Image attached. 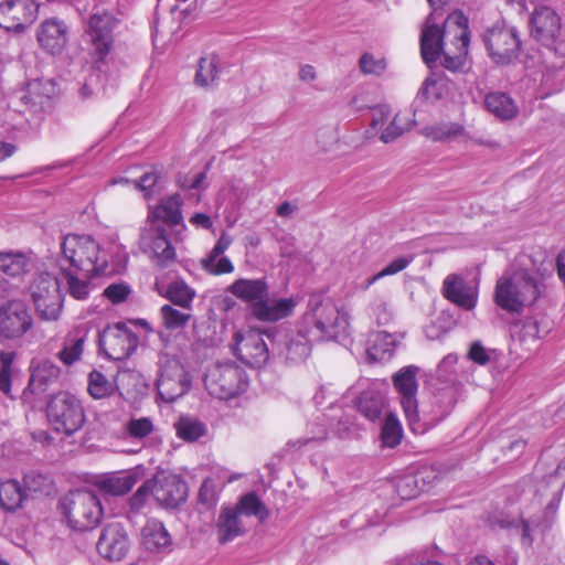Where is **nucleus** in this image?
<instances>
[{
	"label": "nucleus",
	"instance_id": "f257e3e1",
	"mask_svg": "<svg viewBox=\"0 0 565 565\" xmlns=\"http://www.w3.org/2000/svg\"><path fill=\"white\" fill-rule=\"evenodd\" d=\"M420 54L429 67L440 60L449 71L459 70L468 54V20L461 12L450 14L443 28L428 15L420 32Z\"/></svg>",
	"mask_w": 565,
	"mask_h": 565
},
{
	"label": "nucleus",
	"instance_id": "f03ea898",
	"mask_svg": "<svg viewBox=\"0 0 565 565\" xmlns=\"http://www.w3.org/2000/svg\"><path fill=\"white\" fill-rule=\"evenodd\" d=\"M519 264L518 269L504 271L494 287L495 305L509 313H521L525 307L534 305L545 294L544 280L550 275L543 258L526 255Z\"/></svg>",
	"mask_w": 565,
	"mask_h": 565
},
{
	"label": "nucleus",
	"instance_id": "7ed1b4c3",
	"mask_svg": "<svg viewBox=\"0 0 565 565\" xmlns=\"http://www.w3.org/2000/svg\"><path fill=\"white\" fill-rule=\"evenodd\" d=\"M300 322L311 339L340 341L349 335L350 313L331 298L312 296Z\"/></svg>",
	"mask_w": 565,
	"mask_h": 565
},
{
	"label": "nucleus",
	"instance_id": "20e7f679",
	"mask_svg": "<svg viewBox=\"0 0 565 565\" xmlns=\"http://www.w3.org/2000/svg\"><path fill=\"white\" fill-rule=\"evenodd\" d=\"M419 367L416 365H407L399 369L392 377L393 386L398 394L401 406L404 411L409 429L414 434L423 435L430 428L435 427L445 416L446 411L439 409L434 416L425 413V419L422 422L418 412L417 374Z\"/></svg>",
	"mask_w": 565,
	"mask_h": 565
},
{
	"label": "nucleus",
	"instance_id": "39448f33",
	"mask_svg": "<svg viewBox=\"0 0 565 565\" xmlns=\"http://www.w3.org/2000/svg\"><path fill=\"white\" fill-rule=\"evenodd\" d=\"M64 259L85 279L104 274L108 266V254L90 235L68 234L61 243Z\"/></svg>",
	"mask_w": 565,
	"mask_h": 565
},
{
	"label": "nucleus",
	"instance_id": "423d86ee",
	"mask_svg": "<svg viewBox=\"0 0 565 565\" xmlns=\"http://www.w3.org/2000/svg\"><path fill=\"white\" fill-rule=\"evenodd\" d=\"M60 510L67 525L79 532L95 529L104 515L100 499L88 490L67 493L60 501Z\"/></svg>",
	"mask_w": 565,
	"mask_h": 565
},
{
	"label": "nucleus",
	"instance_id": "0eeeda50",
	"mask_svg": "<svg viewBox=\"0 0 565 565\" xmlns=\"http://www.w3.org/2000/svg\"><path fill=\"white\" fill-rule=\"evenodd\" d=\"M46 416L53 429L66 436L78 431L86 419L82 401L65 391L51 396L46 404Z\"/></svg>",
	"mask_w": 565,
	"mask_h": 565
},
{
	"label": "nucleus",
	"instance_id": "6e6552de",
	"mask_svg": "<svg viewBox=\"0 0 565 565\" xmlns=\"http://www.w3.org/2000/svg\"><path fill=\"white\" fill-rule=\"evenodd\" d=\"M118 20L107 11L94 12L85 26L84 36L89 54L96 62H104L114 45V30Z\"/></svg>",
	"mask_w": 565,
	"mask_h": 565
},
{
	"label": "nucleus",
	"instance_id": "1a4fd4ad",
	"mask_svg": "<svg viewBox=\"0 0 565 565\" xmlns=\"http://www.w3.org/2000/svg\"><path fill=\"white\" fill-rule=\"evenodd\" d=\"M204 385L211 396L228 399L246 390L247 379L243 369L233 363H225L209 370Z\"/></svg>",
	"mask_w": 565,
	"mask_h": 565
},
{
	"label": "nucleus",
	"instance_id": "9d476101",
	"mask_svg": "<svg viewBox=\"0 0 565 565\" xmlns=\"http://www.w3.org/2000/svg\"><path fill=\"white\" fill-rule=\"evenodd\" d=\"M35 311L41 320L56 321L62 311V295L56 277L43 273L38 275L30 286Z\"/></svg>",
	"mask_w": 565,
	"mask_h": 565
},
{
	"label": "nucleus",
	"instance_id": "9b49d317",
	"mask_svg": "<svg viewBox=\"0 0 565 565\" xmlns=\"http://www.w3.org/2000/svg\"><path fill=\"white\" fill-rule=\"evenodd\" d=\"M139 338L124 322L106 327L99 333V348L109 360L124 361L138 348Z\"/></svg>",
	"mask_w": 565,
	"mask_h": 565
},
{
	"label": "nucleus",
	"instance_id": "f8f14e48",
	"mask_svg": "<svg viewBox=\"0 0 565 565\" xmlns=\"http://www.w3.org/2000/svg\"><path fill=\"white\" fill-rule=\"evenodd\" d=\"M483 42L490 57L497 64H507L515 58L521 49L519 32L514 26L497 23L488 29Z\"/></svg>",
	"mask_w": 565,
	"mask_h": 565
},
{
	"label": "nucleus",
	"instance_id": "ddd939ff",
	"mask_svg": "<svg viewBox=\"0 0 565 565\" xmlns=\"http://www.w3.org/2000/svg\"><path fill=\"white\" fill-rule=\"evenodd\" d=\"M33 327V318L25 301L11 299L0 305V337L7 340L22 338Z\"/></svg>",
	"mask_w": 565,
	"mask_h": 565
},
{
	"label": "nucleus",
	"instance_id": "4468645a",
	"mask_svg": "<svg viewBox=\"0 0 565 565\" xmlns=\"http://www.w3.org/2000/svg\"><path fill=\"white\" fill-rule=\"evenodd\" d=\"M231 347L235 355L253 367H260L269 358V349L263 333L256 329L236 331Z\"/></svg>",
	"mask_w": 565,
	"mask_h": 565
},
{
	"label": "nucleus",
	"instance_id": "2eb2a0df",
	"mask_svg": "<svg viewBox=\"0 0 565 565\" xmlns=\"http://www.w3.org/2000/svg\"><path fill=\"white\" fill-rule=\"evenodd\" d=\"M558 502L559 488L557 489V492L554 495L552 502L547 505L545 512V520L541 523H536L535 521H529L523 518L519 520L511 519L509 515H504L503 513H495L493 515H489L487 522L491 527L507 529L518 532L521 535L522 544L531 546L533 543V529L541 527L542 531H545L551 526L552 519L556 513L558 507Z\"/></svg>",
	"mask_w": 565,
	"mask_h": 565
},
{
	"label": "nucleus",
	"instance_id": "dca6fc26",
	"mask_svg": "<svg viewBox=\"0 0 565 565\" xmlns=\"http://www.w3.org/2000/svg\"><path fill=\"white\" fill-rule=\"evenodd\" d=\"M530 24L531 34L536 41L555 53L559 51L557 43L562 36V21L555 10L546 6L535 8Z\"/></svg>",
	"mask_w": 565,
	"mask_h": 565
},
{
	"label": "nucleus",
	"instance_id": "f3484780",
	"mask_svg": "<svg viewBox=\"0 0 565 565\" xmlns=\"http://www.w3.org/2000/svg\"><path fill=\"white\" fill-rule=\"evenodd\" d=\"M39 9L36 0H6L0 3V26L22 32L35 22Z\"/></svg>",
	"mask_w": 565,
	"mask_h": 565
},
{
	"label": "nucleus",
	"instance_id": "a211bd4d",
	"mask_svg": "<svg viewBox=\"0 0 565 565\" xmlns=\"http://www.w3.org/2000/svg\"><path fill=\"white\" fill-rule=\"evenodd\" d=\"M191 386V380L183 366L175 360H168L160 367L157 391L166 403H173L183 396Z\"/></svg>",
	"mask_w": 565,
	"mask_h": 565
},
{
	"label": "nucleus",
	"instance_id": "6ab92c4d",
	"mask_svg": "<svg viewBox=\"0 0 565 565\" xmlns=\"http://www.w3.org/2000/svg\"><path fill=\"white\" fill-rule=\"evenodd\" d=\"M39 46L51 55H60L70 41V26L58 18L43 20L35 32Z\"/></svg>",
	"mask_w": 565,
	"mask_h": 565
},
{
	"label": "nucleus",
	"instance_id": "aec40b11",
	"mask_svg": "<svg viewBox=\"0 0 565 565\" xmlns=\"http://www.w3.org/2000/svg\"><path fill=\"white\" fill-rule=\"evenodd\" d=\"M412 124L413 121L406 113H397L391 118V110L385 105L377 106L372 110L371 126L381 131L380 139L385 143L394 141L408 131Z\"/></svg>",
	"mask_w": 565,
	"mask_h": 565
},
{
	"label": "nucleus",
	"instance_id": "412c9836",
	"mask_svg": "<svg viewBox=\"0 0 565 565\" xmlns=\"http://www.w3.org/2000/svg\"><path fill=\"white\" fill-rule=\"evenodd\" d=\"M140 248L148 254L159 266H168L174 260L175 252L169 242L166 231L151 224L140 234Z\"/></svg>",
	"mask_w": 565,
	"mask_h": 565
},
{
	"label": "nucleus",
	"instance_id": "4be33fe9",
	"mask_svg": "<svg viewBox=\"0 0 565 565\" xmlns=\"http://www.w3.org/2000/svg\"><path fill=\"white\" fill-rule=\"evenodd\" d=\"M152 495L156 501L167 508H175L188 497V486L183 479L173 473L158 475L151 480Z\"/></svg>",
	"mask_w": 565,
	"mask_h": 565
},
{
	"label": "nucleus",
	"instance_id": "5701e85b",
	"mask_svg": "<svg viewBox=\"0 0 565 565\" xmlns=\"http://www.w3.org/2000/svg\"><path fill=\"white\" fill-rule=\"evenodd\" d=\"M130 548V540L125 527L117 522L107 524L97 542V551L104 558L121 561Z\"/></svg>",
	"mask_w": 565,
	"mask_h": 565
},
{
	"label": "nucleus",
	"instance_id": "b1692460",
	"mask_svg": "<svg viewBox=\"0 0 565 565\" xmlns=\"http://www.w3.org/2000/svg\"><path fill=\"white\" fill-rule=\"evenodd\" d=\"M316 339L309 338V333L302 330V323H299L297 331L276 332L271 342H278L279 353L290 362H302L310 354L311 342Z\"/></svg>",
	"mask_w": 565,
	"mask_h": 565
},
{
	"label": "nucleus",
	"instance_id": "393cba45",
	"mask_svg": "<svg viewBox=\"0 0 565 565\" xmlns=\"http://www.w3.org/2000/svg\"><path fill=\"white\" fill-rule=\"evenodd\" d=\"M443 295L446 299L465 310L473 309L478 300L477 287L471 286L457 275H448L445 278L443 282Z\"/></svg>",
	"mask_w": 565,
	"mask_h": 565
},
{
	"label": "nucleus",
	"instance_id": "a878e982",
	"mask_svg": "<svg viewBox=\"0 0 565 565\" xmlns=\"http://www.w3.org/2000/svg\"><path fill=\"white\" fill-rule=\"evenodd\" d=\"M215 527L217 541L221 544L232 542L247 532L245 521L236 509L230 504L221 507Z\"/></svg>",
	"mask_w": 565,
	"mask_h": 565
},
{
	"label": "nucleus",
	"instance_id": "bb28decb",
	"mask_svg": "<svg viewBox=\"0 0 565 565\" xmlns=\"http://www.w3.org/2000/svg\"><path fill=\"white\" fill-rule=\"evenodd\" d=\"M297 306V300L290 298H271L268 296L252 306L253 316L264 322H276L290 316Z\"/></svg>",
	"mask_w": 565,
	"mask_h": 565
},
{
	"label": "nucleus",
	"instance_id": "cd10ccee",
	"mask_svg": "<svg viewBox=\"0 0 565 565\" xmlns=\"http://www.w3.org/2000/svg\"><path fill=\"white\" fill-rule=\"evenodd\" d=\"M31 476L24 478L26 488H23L15 479L0 478V508L7 512H14L23 507L28 499V490H36L30 484Z\"/></svg>",
	"mask_w": 565,
	"mask_h": 565
},
{
	"label": "nucleus",
	"instance_id": "c85d7f7f",
	"mask_svg": "<svg viewBox=\"0 0 565 565\" xmlns=\"http://www.w3.org/2000/svg\"><path fill=\"white\" fill-rule=\"evenodd\" d=\"M141 477V470L135 468L120 473L105 476L97 480L96 486L106 494L122 495L130 491Z\"/></svg>",
	"mask_w": 565,
	"mask_h": 565
},
{
	"label": "nucleus",
	"instance_id": "c756f323",
	"mask_svg": "<svg viewBox=\"0 0 565 565\" xmlns=\"http://www.w3.org/2000/svg\"><path fill=\"white\" fill-rule=\"evenodd\" d=\"M61 375V367L54 362L43 359L31 364L29 387L34 393H42L50 384L55 383Z\"/></svg>",
	"mask_w": 565,
	"mask_h": 565
},
{
	"label": "nucleus",
	"instance_id": "7c9ffc66",
	"mask_svg": "<svg viewBox=\"0 0 565 565\" xmlns=\"http://www.w3.org/2000/svg\"><path fill=\"white\" fill-rule=\"evenodd\" d=\"M484 107L501 121L514 119L519 115V107L515 100L504 92H489L484 96Z\"/></svg>",
	"mask_w": 565,
	"mask_h": 565
},
{
	"label": "nucleus",
	"instance_id": "2f4dec72",
	"mask_svg": "<svg viewBox=\"0 0 565 565\" xmlns=\"http://www.w3.org/2000/svg\"><path fill=\"white\" fill-rule=\"evenodd\" d=\"M227 290L236 298L252 305L268 296V285L265 279L239 278L231 284Z\"/></svg>",
	"mask_w": 565,
	"mask_h": 565
},
{
	"label": "nucleus",
	"instance_id": "473e14b6",
	"mask_svg": "<svg viewBox=\"0 0 565 565\" xmlns=\"http://www.w3.org/2000/svg\"><path fill=\"white\" fill-rule=\"evenodd\" d=\"M141 544L149 552H166L171 546V537L161 522L150 520L141 530Z\"/></svg>",
	"mask_w": 565,
	"mask_h": 565
},
{
	"label": "nucleus",
	"instance_id": "72a5a7b5",
	"mask_svg": "<svg viewBox=\"0 0 565 565\" xmlns=\"http://www.w3.org/2000/svg\"><path fill=\"white\" fill-rule=\"evenodd\" d=\"M233 508L243 519L255 518L259 523H264L270 514L266 504L253 491L241 495Z\"/></svg>",
	"mask_w": 565,
	"mask_h": 565
},
{
	"label": "nucleus",
	"instance_id": "f704fd0d",
	"mask_svg": "<svg viewBox=\"0 0 565 565\" xmlns=\"http://www.w3.org/2000/svg\"><path fill=\"white\" fill-rule=\"evenodd\" d=\"M395 338L386 331H379L370 335L366 349L367 355L373 361L388 360L395 350Z\"/></svg>",
	"mask_w": 565,
	"mask_h": 565
},
{
	"label": "nucleus",
	"instance_id": "c9c22d12",
	"mask_svg": "<svg viewBox=\"0 0 565 565\" xmlns=\"http://www.w3.org/2000/svg\"><path fill=\"white\" fill-rule=\"evenodd\" d=\"M182 200L179 194H173L162 200L151 214L168 225L174 226L182 223L181 214Z\"/></svg>",
	"mask_w": 565,
	"mask_h": 565
},
{
	"label": "nucleus",
	"instance_id": "e433bc0d",
	"mask_svg": "<svg viewBox=\"0 0 565 565\" xmlns=\"http://www.w3.org/2000/svg\"><path fill=\"white\" fill-rule=\"evenodd\" d=\"M221 74L220 61L215 55L204 56L200 58L194 82L203 88L213 87Z\"/></svg>",
	"mask_w": 565,
	"mask_h": 565
},
{
	"label": "nucleus",
	"instance_id": "4c0bfd02",
	"mask_svg": "<svg viewBox=\"0 0 565 565\" xmlns=\"http://www.w3.org/2000/svg\"><path fill=\"white\" fill-rule=\"evenodd\" d=\"M385 406L384 396L375 391H365L358 398V411L369 420H376L381 417Z\"/></svg>",
	"mask_w": 565,
	"mask_h": 565
},
{
	"label": "nucleus",
	"instance_id": "58836bf2",
	"mask_svg": "<svg viewBox=\"0 0 565 565\" xmlns=\"http://www.w3.org/2000/svg\"><path fill=\"white\" fill-rule=\"evenodd\" d=\"M85 341L86 334H67L63 348L57 353V359L66 366L79 361L84 352Z\"/></svg>",
	"mask_w": 565,
	"mask_h": 565
},
{
	"label": "nucleus",
	"instance_id": "ea45409f",
	"mask_svg": "<svg viewBox=\"0 0 565 565\" xmlns=\"http://www.w3.org/2000/svg\"><path fill=\"white\" fill-rule=\"evenodd\" d=\"M163 296L174 305L184 309H190L195 297V290L184 280H174L167 286Z\"/></svg>",
	"mask_w": 565,
	"mask_h": 565
},
{
	"label": "nucleus",
	"instance_id": "a19ab883",
	"mask_svg": "<svg viewBox=\"0 0 565 565\" xmlns=\"http://www.w3.org/2000/svg\"><path fill=\"white\" fill-rule=\"evenodd\" d=\"M116 384L108 380L102 372L94 370L88 375L87 391L95 399L110 396L116 391Z\"/></svg>",
	"mask_w": 565,
	"mask_h": 565
},
{
	"label": "nucleus",
	"instance_id": "79ce46f5",
	"mask_svg": "<svg viewBox=\"0 0 565 565\" xmlns=\"http://www.w3.org/2000/svg\"><path fill=\"white\" fill-rule=\"evenodd\" d=\"M29 260L20 253H0V273L9 277H19L28 270Z\"/></svg>",
	"mask_w": 565,
	"mask_h": 565
},
{
	"label": "nucleus",
	"instance_id": "37998d69",
	"mask_svg": "<svg viewBox=\"0 0 565 565\" xmlns=\"http://www.w3.org/2000/svg\"><path fill=\"white\" fill-rule=\"evenodd\" d=\"M174 426L178 437L189 443L198 440L207 431L205 424L190 417L180 418Z\"/></svg>",
	"mask_w": 565,
	"mask_h": 565
},
{
	"label": "nucleus",
	"instance_id": "c03bdc74",
	"mask_svg": "<svg viewBox=\"0 0 565 565\" xmlns=\"http://www.w3.org/2000/svg\"><path fill=\"white\" fill-rule=\"evenodd\" d=\"M403 436L402 424L398 420L397 416L393 413H388L385 416L381 438L384 446L394 448L399 445Z\"/></svg>",
	"mask_w": 565,
	"mask_h": 565
},
{
	"label": "nucleus",
	"instance_id": "a18cd8bd",
	"mask_svg": "<svg viewBox=\"0 0 565 565\" xmlns=\"http://www.w3.org/2000/svg\"><path fill=\"white\" fill-rule=\"evenodd\" d=\"M221 488L212 478L202 481L198 492V503L205 510L216 507L220 500Z\"/></svg>",
	"mask_w": 565,
	"mask_h": 565
},
{
	"label": "nucleus",
	"instance_id": "49530a36",
	"mask_svg": "<svg viewBox=\"0 0 565 565\" xmlns=\"http://www.w3.org/2000/svg\"><path fill=\"white\" fill-rule=\"evenodd\" d=\"M462 132L463 127L455 122L441 124L424 129V135L434 141H449L461 136Z\"/></svg>",
	"mask_w": 565,
	"mask_h": 565
},
{
	"label": "nucleus",
	"instance_id": "de8ad7c7",
	"mask_svg": "<svg viewBox=\"0 0 565 565\" xmlns=\"http://www.w3.org/2000/svg\"><path fill=\"white\" fill-rule=\"evenodd\" d=\"M201 265L206 273L214 276L231 274L234 271V265L227 256L213 257L211 255H206V257L201 260Z\"/></svg>",
	"mask_w": 565,
	"mask_h": 565
},
{
	"label": "nucleus",
	"instance_id": "09e8293b",
	"mask_svg": "<svg viewBox=\"0 0 565 565\" xmlns=\"http://www.w3.org/2000/svg\"><path fill=\"white\" fill-rule=\"evenodd\" d=\"M163 324L167 329H178L186 324L190 313L174 309L170 305H164L160 309Z\"/></svg>",
	"mask_w": 565,
	"mask_h": 565
},
{
	"label": "nucleus",
	"instance_id": "8fccbe9b",
	"mask_svg": "<svg viewBox=\"0 0 565 565\" xmlns=\"http://www.w3.org/2000/svg\"><path fill=\"white\" fill-rule=\"evenodd\" d=\"M126 430L129 437L142 439L153 431V424L148 417L131 418L126 425Z\"/></svg>",
	"mask_w": 565,
	"mask_h": 565
},
{
	"label": "nucleus",
	"instance_id": "3c124183",
	"mask_svg": "<svg viewBox=\"0 0 565 565\" xmlns=\"http://www.w3.org/2000/svg\"><path fill=\"white\" fill-rule=\"evenodd\" d=\"M396 492L404 500L416 498L420 492L417 477L407 475L399 478L396 482Z\"/></svg>",
	"mask_w": 565,
	"mask_h": 565
},
{
	"label": "nucleus",
	"instance_id": "603ef678",
	"mask_svg": "<svg viewBox=\"0 0 565 565\" xmlns=\"http://www.w3.org/2000/svg\"><path fill=\"white\" fill-rule=\"evenodd\" d=\"M360 68L362 73L369 75H382L386 70V61L383 57H375L371 53H364L360 57Z\"/></svg>",
	"mask_w": 565,
	"mask_h": 565
},
{
	"label": "nucleus",
	"instance_id": "864d4df0",
	"mask_svg": "<svg viewBox=\"0 0 565 565\" xmlns=\"http://www.w3.org/2000/svg\"><path fill=\"white\" fill-rule=\"evenodd\" d=\"M370 316L373 318L377 326L388 324L392 320V312L387 302L382 298H375L369 307Z\"/></svg>",
	"mask_w": 565,
	"mask_h": 565
},
{
	"label": "nucleus",
	"instance_id": "5fc2aeb1",
	"mask_svg": "<svg viewBox=\"0 0 565 565\" xmlns=\"http://www.w3.org/2000/svg\"><path fill=\"white\" fill-rule=\"evenodd\" d=\"M451 407H452L451 396H445V395L434 396V399H433V403H431L429 409L424 407L422 411V415H419V418L423 422L425 419V413L428 414L429 416H434L436 413L439 412V409H445L446 411L445 416L439 420V422H441L449 414Z\"/></svg>",
	"mask_w": 565,
	"mask_h": 565
},
{
	"label": "nucleus",
	"instance_id": "6e6d98bb",
	"mask_svg": "<svg viewBox=\"0 0 565 565\" xmlns=\"http://www.w3.org/2000/svg\"><path fill=\"white\" fill-rule=\"evenodd\" d=\"M159 175L151 171L142 174L139 180L134 181V185L139 191L143 192L145 199H150L153 194V188L158 182Z\"/></svg>",
	"mask_w": 565,
	"mask_h": 565
},
{
	"label": "nucleus",
	"instance_id": "4d7b16f0",
	"mask_svg": "<svg viewBox=\"0 0 565 565\" xmlns=\"http://www.w3.org/2000/svg\"><path fill=\"white\" fill-rule=\"evenodd\" d=\"M68 291L72 297L78 300H83L88 296L89 287L86 280L67 275Z\"/></svg>",
	"mask_w": 565,
	"mask_h": 565
},
{
	"label": "nucleus",
	"instance_id": "13d9d810",
	"mask_svg": "<svg viewBox=\"0 0 565 565\" xmlns=\"http://www.w3.org/2000/svg\"><path fill=\"white\" fill-rule=\"evenodd\" d=\"M150 494H152L151 480H147L130 498V508L135 511L140 510L146 504Z\"/></svg>",
	"mask_w": 565,
	"mask_h": 565
},
{
	"label": "nucleus",
	"instance_id": "bf43d9fd",
	"mask_svg": "<svg viewBox=\"0 0 565 565\" xmlns=\"http://www.w3.org/2000/svg\"><path fill=\"white\" fill-rule=\"evenodd\" d=\"M311 435L298 439L296 443L299 447L307 446L311 443L321 441L327 439L328 437V430L327 428L321 424H311Z\"/></svg>",
	"mask_w": 565,
	"mask_h": 565
},
{
	"label": "nucleus",
	"instance_id": "052dcab7",
	"mask_svg": "<svg viewBox=\"0 0 565 565\" xmlns=\"http://www.w3.org/2000/svg\"><path fill=\"white\" fill-rule=\"evenodd\" d=\"M491 352L477 341L471 344L468 356L475 363L486 365L490 361Z\"/></svg>",
	"mask_w": 565,
	"mask_h": 565
},
{
	"label": "nucleus",
	"instance_id": "680f3d73",
	"mask_svg": "<svg viewBox=\"0 0 565 565\" xmlns=\"http://www.w3.org/2000/svg\"><path fill=\"white\" fill-rule=\"evenodd\" d=\"M413 262L412 256H401L392 260L382 270H380L382 277L396 275L404 270Z\"/></svg>",
	"mask_w": 565,
	"mask_h": 565
},
{
	"label": "nucleus",
	"instance_id": "e2e57ef3",
	"mask_svg": "<svg viewBox=\"0 0 565 565\" xmlns=\"http://www.w3.org/2000/svg\"><path fill=\"white\" fill-rule=\"evenodd\" d=\"M128 294L129 288L124 284H113L104 290V295L114 303L124 301Z\"/></svg>",
	"mask_w": 565,
	"mask_h": 565
},
{
	"label": "nucleus",
	"instance_id": "0e129e2a",
	"mask_svg": "<svg viewBox=\"0 0 565 565\" xmlns=\"http://www.w3.org/2000/svg\"><path fill=\"white\" fill-rule=\"evenodd\" d=\"M233 243V238L226 232H223L215 245L207 255L213 257L224 256L223 254L230 248Z\"/></svg>",
	"mask_w": 565,
	"mask_h": 565
},
{
	"label": "nucleus",
	"instance_id": "69168bd1",
	"mask_svg": "<svg viewBox=\"0 0 565 565\" xmlns=\"http://www.w3.org/2000/svg\"><path fill=\"white\" fill-rule=\"evenodd\" d=\"M457 361L458 358L455 354H448L447 356H445L438 365V376L443 380H447L449 375L452 373Z\"/></svg>",
	"mask_w": 565,
	"mask_h": 565
},
{
	"label": "nucleus",
	"instance_id": "338daca9",
	"mask_svg": "<svg viewBox=\"0 0 565 565\" xmlns=\"http://www.w3.org/2000/svg\"><path fill=\"white\" fill-rule=\"evenodd\" d=\"M15 359V353L12 351L0 352V371L11 372L12 363Z\"/></svg>",
	"mask_w": 565,
	"mask_h": 565
},
{
	"label": "nucleus",
	"instance_id": "774afa93",
	"mask_svg": "<svg viewBox=\"0 0 565 565\" xmlns=\"http://www.w3.org/2000/svg\"><path fill=\"white\" fill-rule=\"evenodd\" d=\"M190 222L195 225L196 227H202V228H211L213 223L210 218L209 215L204 214V213H196L194 214L191 218H190Z\"/></svg>",
	"mask_w": 565,
	"mask_h": 565
}]
</instances>
